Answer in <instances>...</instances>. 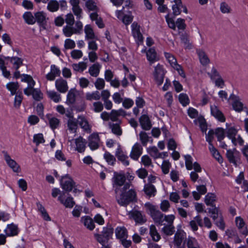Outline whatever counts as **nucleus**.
I'll return each mask as SVG.
<instances>
[{
    "mask_svg": "<svg viewBox=\"0 0 248 248\" xmlns=\"http://www.w3.org/2000/svg\"><path fill=\"white\" fill-rule=\"evenodd\" d=\"M130 184L125 183L122 188H115L116 199L121 206H126L130 202L136 200V193L134 190L130 188Z\"/></svg>",
    "mask_w": 248,
    "mask_h": 248,
    "instance_id": "obj_1",
    "label": "nucleus"
},
{
    "mask_svg": "<svg viewBox=\"0 0 248 248\" xmlns=\"http://www.w3.org/2000/svg\"><path fill=\"white\" fill-rule=\"evenodd\" d=\"M66 25L62 29V32L65 36L70 37L73 34H80L83 30V24L80 21H77L75 22V26L73 25L75 23L74 16L70 13L65 16L64 19Z\"/></svg>",
    "mask_w": 248,
    "mask_h": 248,
    "instance_id": "obj_2",
    "label": "nucleus"
},
{
    "mask_svg": "<svg viewBox=\"0 0 248 248\" xmlns=\"http://www.w3.org/2000/svg\"><path fill=\"white\" fill-rule=\"evenodd\" d=\"M144 206L146 212L150 215L154 222L159 225H162L164 221L171 222L173 219H175L174 215H164L158 209L157 206L152 203H146Z\"/></svg>",
    "mask_w": 248,
    "mask_h": 248,
    "instance_id": "obj_3",
    "label": "nucleus"
},
{
    "mask_svg": "<svg viewBox=\"0 0 248 248\" xmlns=\"http://www.w3.org/2000/svg\"><path fill=\"white\" fill-rule=\"evenodd\" d=\"M154 69L153 71L154 78L156 83L158 86L161 85L164 81V78L166 71L163 66L160 63H158L154 67Z\"/></svg>",
    "mask_w": 248,
    "mask_h": 248,
    "instance_id": "obj_4",
    "label": "nucleus"
},
{
    "mask_svg": "<svg viewBox=\"0 0 248 248\" xmlns=\"http://www.w3.org/2000/svg\"><path fill=\"white\" fill-rule=\"evenodd\" d=\"M186 242V233L183 230H178L175 233L173 243L177 248H185V243Z\"/></svg>",
    "mask_w": 248,
    "mask_h": 248,
    "instance_id": "obj_5",
    "label": "nucleus"
},
{
    "mask_svg": "<svg viewBox=\"0 0 248 248\" xmlns=\"http://www.w3.org/2000/svg\"><path fill=\"white\" fill-rule=\"evenodd\" d=\"M101 141L98 134L93 133L88 138V145L92 151L97 150L100 145Z\"/></svg>",
    "mask_w": 248,
    "mask_h": 248,
    "instance_id": "obj_6",
    "label": "nucleus"
},
{
    "mask_svg": "<svg viewBox=\"0 0 248 248\" xmlns=\"http://www.w3.org/2000/svg\"><path fill=\"white\" fill-rule=\"evenodd\" d=\"M131 219L134 220L136 223L142 224L145 223L147 221L146 217L141 211L138 210H132L128 214Z\"/></svg>",
    "mask_w": 248,
    "mask_h": 248,
    "instance_id": "obj_7",
    "label": "nucleus"
},
{
    "mask_svg": "<svg viewBox=\"0 0 248 248\" xmlns=\"http://www.w3.org/2000/svg\"><path fill=\"white\" fill-rule=\"evenodd\" d=\"M60 183L62 188L68 192L71 191L75 185L73 179L68 175L62 176Z\"/></svg>",
    "mask_w": 248,
    "mask_h": 248,
    "instance_id": "obj_8",
    "label": "nucleus"
},
{
    "mask_svg": "<svg viewBox=\"0 0 248 248\" xmlns=\"http://www.w3.org/2000/svg\"><path fill=\"white\" fill-rule=\"evenodd\" d=\"M132 35L137 42H142L143 36L140 31V26L134 22L131 25Z\"/></svg>",
    "mask_w": 248,
    "mask_h": 248,
    "instance_id": "obj_9",
    "label": "nucleus"
},
{
    "mask_svg": "<svg viewBox=\"0 0 248 248\" xmlns=\"http://www.w3.org/2000/svg\"><path fill=\"white\" fill-rule=\"evenodd\" d=\"M78 124L84 132L87 133H90L91 132L92 126L84 116L82 115L78 116Z\"/></svg>",
    "mask_w": 248,
    "mask_h": 248,
    "instance_id": "obj_10",
    "label": "nucleus"
},
{
    "mask_svg": "<svg viewBox=\"0 0 248 248\" xmlns=\"http://www.w3.org/2000/svg\"><path fill=\"white\" fill-rule=\"evenodd\" d=\"M142 153V148L139 143H136L132 147L130 154V157L135 160H137Z\"/></svg>",
    "mask_w": 248,
    "mask_h": 248,
    "instance_id": "obj_11",
    "label": "nucleus"
},
{
    "mask_svg": "<svg viewBox=\"0 0 248 248\" xmlns=\"http://www.w3.org/2000/svg\"><path fill=\"white\" fill-rule=\"evenodd\" d=\"M174 219H173L172 221H166L167 224L164 223L162 225L164 227L162 228V232L167 236L172 235L175 232V227L173 225V221Z\"/></svg>",
    "mask_w": 248,
    "mask_h": 248,
    "instance_id": "obj_12",
    "label": "nucleus"
},
{
    "mask_svg": "<svg viewBox=\"0 0 248 248\" xmlns=\"http://www.w3.org/2000/svg\"><path fill=\"white\" fill-rule=\"evenodd\" d=\"M229 99L232 101V106L234 110L237 112H241L243 110V104L238 96L231 94Z\"/></svg>",
    "mask_w": 248,
    "mask_h": 248,
    "instance_id": "obj_13",
    "label": "nucleus"
},
{
    "mask_svg": "<svg viewBox=\"0 0 248 248\" xmlns=\"http://www.w3.org/2000/svg\"><path fill=\"white\" fill-rule=\"evenodd\" d=\"M55 87L58 91L61 93H65L68 90L67 81L62 79H58L55 81Z\"/></svg>",
    "mask_w": 248,
    "mask_h": 248,
    "instance_id": "obj_14",
    "label": "nucleus"
},
{
    "mask_svg": "<svg viewBox=\"0 0 248 248\" xmlns=\"http://www.w3.org/2000/svg\"><path fill=\"white\" fill-rule=\"evenodd\" d=\"M4 159L6 161L8 165L15 172H18L19 170V166L17 163L13 159H12L10 156L6 152H3Z\"/></svg>",
    "mask_w": 248,
    "mask_h": 248,
    "instance_id": "obj_15",
    "label": "nucleus"
},
{
    "mask_svg": "<svg viewBox=\"0 0 248 248\" xmlns=\"http://www.w3.org/2000/svg\"><path fill=\"white\" fill-rule=\"evenodd\" d=\"M115 155L124 165L127 166L129 165L128 156L124 153L120 146L117 148L115 152Z\"/></svg>",
    "mask_w": 248,
    "mask_h": 248,
    "instance_id": "obj_16",
    "label": "nucleus"
},
{
    "mask_svg": "<svg viewBox=\"0 0 248 248\" xmlns=\"http://www.w3.org/2000/svg\"><path fill=\"white\" fill-rule=\"evenodd\" d=\"M211 114L220 122L225 121V117L222 112L215 105L211 106Z\"/></svg>",
    "mask_w": 248,
    "mask_h": 248,
    "instance_id": "obj_17",
    "label": "nucleus"
},
{
    "mask_svg": "<svg viewBox=\"0 0 248 248\" xmlns=\"http://www.w3.org/2000/svg\"><path fill=\"white\" fill-rule=\"evenodd\" d=\"M235 223L240 233L245 236L247 235L248 233V230L243 219L240 217H236Z\"/></svg>",
    "mask_w": 248,
    "mask_h": 248,
    "instance_id": "obj_18",
    "label": "nucleus"
},
{
    "mask_svg": "<svg viewBox=\"0 0 248 248\" xmlns=\"http://www.w3.org/2000/svg\"><path fill=\"white\" fill-rule=\"evenodd\" d=\"M76 150L78 153H83L86 149V141L82 137L75 139Z\"/></svg>",
    "mask_w": 248,
    "mask_h": 248,
    "instance_id": "obj_19",
    "label": "nucleus"
},
{
    "mask_svg": "<svg viewBox=\"0 0 248 248\" xmlns=\"http://www.w3.org/2000/svg\"><path fill=\"white\" fill-rule=\"evenodd\" d=\"M146 57L150 65L159 60L156 52L154 48H150L147 51Z\"/></svg>",
    "mask_w": 248,
    "mask_h": 248,
    "instance_id": "obj_20",
    "label": "nucleus"
},
{
    "mask_svg": "<svg viewBox=\"0 0 248 248\" xmlns=\"http://www.w3.org/2000/svg\"><path fill=\"white\" fill-rule=\"evenodd\" d=\"M125 181V176L122 174H115L113 178V186L116 187L122 188V186H124Z\"/></svg>",
    "mask_w": 248,
    "mask_h": 248,
    "instance_id": "obj_21",
    "label": "nucleus"
},
{
    "mask_svg": "<svg viewBox=\"0 0 248 248\" xmlns=\"http://www.w3.org/2000/svg\"><path fill=\"white\" fill-rule=\"evenodd\" d=\"M64 193L63 194H61L58 197V200L66 208H72L75 204V202L73 201L72 197H68L66 200L64 198Z\"/></svg>",
    "mask_w": 248,
    "mask_h": 248,
    "instance_id": "obj_22",
    "label": "nucleus"
},
{
    "mask_svg": "<svg viewBox=\"0 0 248 248\" xmlns=\"http://www.w3.org/2000/svg\"><path fill=\"white\" fill-rule=\"evenodd\" d=\"M78 119H75L72 114H69V119L67 122L69 130L71 132L76 133L78 129Z\"/></svg>",
    "mask_w": 248,
    "mask_h": 248,
    "instance_id": "obj_23",
    "label": "nucleus"
},
{
    "mask_svg": "<svg viewBox=\"0 0 248 248\" xmlns=\"http://www.w3.org/2000/svg\"><path fill=\"white\" fill-rule=\"evenodd\" d=\"M140 123L141 127L145 130L150 129L152 127L149 118L146 115H142L140 117Z\"/></svg>",
    "mask_w": 248,
    "mask_h": 248,
    "instance_id": "obj_24",
    "label": "nucleus"
},
{
    "mask_svg": "<svg viewBox=\"0 0 248 248\" xmlns=\"http://www.w3.org/2000/svg\"><path fill=\"white\" fill-rule=\"evenodd\" d=\"M81 221L88 229L91 231L93 230L95 228L93 220L89 216L82 217L81 218Z\"/></svg>",
    "mask_w": 248,
    "mask_h": 248,
    "instance_id": "obj_25",
    "label": "nucleus"
},
{
    "mask_svg": "<svg viewBox=\"0 0 248 248\" xmlns=\"http://www.w3.org/2000/svg\"><path fill=\"white\" fill-rule=\"evenodd\" d=\"M227 126L226 129V134L227 137L231 140L232 142H235L234 138L237 135V130L233 126H228V124H226Z\"/></svg>",
    "mask_w": 248,
    "mask_h": 248,
    "instance_id": "obj_26",
    "label": "nucleus"
},
{
    "mask_svg": "<svg viewBox=\"0 0 248 248\" xmlns=\"http://www.w3.org/2000/svg\"><path fill=\"white\" fill-rule=\"evenodd\" d=\"M4 232L8 236L16 235L18 233V230L17 226L14 224L8 225Z\"/></svg>",
    "mask_w": 248,
    "mask_h": 248,
    "instance_id": "obj_27",
    "label": "nucleus"
},
{
    "mask_svg": "<svg viewBox=\"0 0 248 248\" xmlns=\"http://www.w3.org/2000/svg\"><path fill=\"white\" fill-rule=\"evenodd\" d=\"M84 32L85 33V39L87 40H94L96 36L94 31L90 25H86L84 27Z\"/></svg>",
    "mask_w": 248,
    "mask_h": 248,
    "instance_id": "obj_28",
    "label": "nucleus"
},
{
    "mask_svg": "<svg viewBox=\"0 0 248 248\" xmlns=\"http://www.w3.org/2000/svg\"><path fill=\"white\" fill-rule=\"evenodd\" d=\"M101 67V65L99 63L96 62L92 65L89 68V73L91 76L96 78L99 74Z\"/></svg>",
    "mask_w": 248,
    "mask_h": 248,
    "instance_id": "obj_29",
    "label": "nucleus"
},
{
    "mask_svg": "<svg viewBox=\"0 0 248 248\" xmlns=\"http://www.w3.org/2000/svg\"><path fill=\"white\" fill-rule=\"evenodd\" d=\"M10 60V62L13 64V67L16 70H18L21 65L23 64V60L17 57H8L5 58Z\"/></svg>",
    "mask_w": 248,
    "mask_h": 248,
    "instance_id": "obj_30",
    "label": "nucleus"
},
{
    "mask_svg": "<svg viewBox=\"0 0 248 248\" xmlns=\"http://www.w3.org/2000/svg\"><path fill=\"white\" fill-rule=\"evenodd\" d=\"M115 234L116 237L120 240L127 237V232L124 227H117L115 230Z\"/></svg>",
    "mask_w": 248,
    "mask_h": 248,
    "instance_id": "obj_31",
    "label": "nucleus"
},
{
    "mask_svg": "<svg viewBox=\"0 0 248 248\" xmlns=\"http://www.w3.org/2000/svg\"><path fill=\"white\" fill-rule=\"evenodd\" d=\"M238 153V152L235 148L233 149V150H228L226 153V156L229 162L235 165H236L237 164L235 157L237 153Z\"/></svg>",
    "mask_w": 248,
    "mask_h": 248,
    "instance_id": "obj_32",
    "label": "nucleus"
},
{
    "mask_svg": "<svg viewBox=\"0 0 248 248\" xmlns=\"http://www.w3.org/2000/svg\"><path fill=\"white\" fill-rule=\"evenodd\" d=\"M200 62L203 65L208 64L210 62V60L205 52L202 50H199L197 51Z\"/></svg>",
    "mask_w": 248,
    "mask_h": 248,
    "instance_id": "obj_33",
    "label": "nucleus"
},
{
    "mask_svg": "<svg viewBox=\"0 0 248 248\" xmlns=\"http://www.w3.org/2000/svg\"><path fill=\"white\" fill-rule=\"evenodd\" d=\"M46 94L51 100L55 103H58L61 100L60 94L54 91H47Z\"/></svg>",
    "mask_w": 248,
    "mask_h": 248,
    "instance_id": "obj_34",
    "label": "nucleus"
},
{
    "mask_svg": "<svg viewBox=\"0 0 248 248\" xmlns=\"http://www.w3.org/2000/svg\"><path fill=\"white\" fill-rule=\"evenodd\" d=\"M216 196L211 193H208L205 197L204 202L207 205H210L212 207L215 206L214 204L216 201Z\"/></svg>",
    "mask_w": 248,
    "mask_h": 248,
    "instance_id": "obj_35",
    "label": "nucleus"
},
{
    "mask_svg": "<svg viewBox=\"0 0 248 248\" xmlns=\"http://www.w3.org/2000/svg\"><path fill=\"white\" fill-rule=\"evenodd\" d=\"M109 128L112 133L117 136H120L122 134V129L118 124H110Z\"/></svg>",
    "mask_w": 248,
    "mask_h": 248,
    "instance_id": "obj_36",
    "label": "nucleus"
},
{
    "mask_svg": "<svg viewBox=\"0 0 248 248\" xmlns=\"http://www.w3.org/2000/svg\"><path fill=\"white\" fill-rule=\"evenodd\" d=\"M209 149L212 154V156L220 163L223 162V158L218 151L214 146H209Z\"/></svg>",
    "mask_w": 248,
    "mask_h": 248,
    "instance_id": "obj_37",
    "label": "nucleus"
},
{
    "mask_svg": "<svg viewBox=\"0 0 248 248\" xmlns=\"http://www.w3.org/2000/svg\"><path fill=\"white\" fill-rule=\"evenodd\" d=\"M150 234L153 240L157 242L161 238L160 235L157 232L155 226L154 225H152L150 227Z\"/></svg>",
    "mask_w": 248,
    "mask_h": 248,
    "instance_id": "obj_38",
    "label": "nucleus"
},
{
    "mask_svg": "<svg viewBox=\"0 0 248 248\" xmlns=\"http://www.w3.org/2000/svg\"><path fill=\"white\" fill-rule=\"evenodd\" d=\"M174 2L175 4H174L172 7L173 14L175 16H177L180 14L182 12V10H181V7H183V5L182 4L181 0H175Z\"/></svg>",
    "mask_w": 248,
    "mask_h": 248,
    "instance_id": "obj_39",
    "label": "nucleus"
},
{
    "mask_svg": "<svg viewBox=\"0 0 248 248\" xmlns=\"http://www.w3.org/2000/svg\"><path fill=\"white\" fill-rule=\"evenodd\" d=\"M72 67L74 71L81 73L87 68V65L86 62H82L73 64Z\"/></svg>",
    "mask_w": 248,
    "mask_h": 248,
    "instance_id": "obj_40",
    "label": "nucleus"
},
{
    "mask_svg": "<svg viewBox=\"0 0 248 248\" xmlns=\"http://www.w3.org/2000/svg\"><path fill=\"white\" fill-rule=\"evenodd\" d=\"M23 17L25 22L28 24L32 25L36 22L35 18L30 12L25 13L23 16Z\"/></svg>",
    "mask_w": 248,
    "mask_h": 248,
    "instance_id": "obj_41",
    "label": "nucleus"
},
{
    "mask_svg": "<svg viewBox=\"0 0 248 248\" xmlns=\"http://www.w3.org/2000/svg\"><path fill=\"white\" fill-rule=\"evenodd\" d=\"M47 117L49 121V125L52 129H55L59 126L60 120L58 118L52 117L49 115H47Z\"/></svg>",
    "mask_w": 248,
    "mask_h": 248,
    "instance_id": "obj_42",
    "label": "nucleus"
},
{
    "mask_svg": "<svg viewBox=\"0 0 248 248\" xmlns=\"http://www.w3.org/2000/svg\"><path fill=\"white\" fill-rule=\"evenodd\" d=\"M148 153L154 158H162V154L159 153L157 148L155 146L150 147L147 149Z\"/></svg>",
    "mask_w": 248,
    "mask_h": 248,
    "instance_id": "obj_43",
    "label": "nucleus"
},
{
    "mask_svg": "<svg viewBox=\"0 0 248 248\" xmlns=\"http://www.w3.org/2000/svg\"><path fill=\"white\" fill-rule=\"evenodd\" d=\"M7 89L11 92V95L16 94L17 90L18 89L19 85L17 82H11L6 85Z\"/></svg>",
    "mask_w": 248,
    "mask_h": 248,
    "instance_id": "obj_44",
    "label": "nucleus"
},
{
    "mask_svg": "<svg viewBox=\"0 0 248 248\" xmlns=\"http://www.w3.org/2000/svg\"><path fill=\"white\" fill-rule=\"evenodd\" d=\"M100 93L98 91H95L93 93H87L85 95L87 100L92 101L93 100H98L100 99Z\"/></svg>",
    "mask_w": 248,
    "mask_h": 248,
    "instance_id": "obj_45",
    "label": "nucleus"
},
{
    "mask_svg": "<svg viewBox=\"0 0 248 248\" xmlns=\"http://www.w3.org/2000/svg\"><path fill=\"white\" fill-rule=\"evenodd\" d=\"M145 193L148 196H155L156 192L155 186L152 184H146L144 187Z\"/></svg>",
    "mask_w": 248,
    "mask_h": 248,
    "instance_id": "obj_46",
    "label": "nucleus"
},
{
    "mask_svg": "<svg viewBox=\"0 0 248 248\" xmlns=\"http://www.w3.org/2000/svg\"><path fill=\"white\" fill-rule=\"evenodd\" d=\"M76 100V90L74 89H71L67 95L66 103L68 104H73Z\"/></svg>",
    "mask_w": 248,
    "mask_h": 248,
    "instance_id": "obj_47",
    "label": "nucleus"
},
{
    "mask_svg": "<svg viewBox=\"0 0 248 248\" xmlns=\"http://www.w3.org/2000/svg\"><path fill=\"white\" fill-rule=\"evenodd\" d=\"M208 212L212 214L211 217L214 220H215L220 216V211L218 207L216 206L212 207L208 209Z\"/></svg>",
    "mask_w": 248,
    "mask_h": 248,
    "instance_id": "obj_48",
    "label": "nucleus"
},
{
    "mask_svg": "<svg viewBox=\"0 0 248 248\" xmlns=\"http://www.w3.org/2000/svg\"><path fill=\"white\" fill-rule=\"evenodd\" d=\"M47 9L52 12L57 11L59 8V4L57 1L52 0L50 1L47 5Z\"/></svg>",
    "mask_w": 248,
    "mask_h": 248,
    "instance_id": "obj_49",
    "label": "nucleus"
},
{
    "mask_svg": "<svg viewBox=\"0 0 248 248\" xmlns=\"http://www.w3.org/2000/svg\"><path fill=\"white\" fill-rule=\"evenodd\" d=\"M165 56L172 67L174 68L175 66H177L178 64L177 63L176 59L171 54L169 53H165Z\"/></svg>",
    "mask_w": 248,
    "mask_h": 248,
    "instance_id": "obj_50",
    "label": "nucleus"
},
{
    "mask_svg": "<svg viewBox=\"0 0 248 248\" xmlns=\"http://www.w3.org/2000/svg\"><path fill=\"white\" fill-rule=\"evenodd\" d=\"M181 40L184 44L185 48L190 49L192 47L191 44L189 42L188 35L187 33H185L181 36Z\"/></svg>",
    "mask_w": 248,
    "mask_h": 248,
    "instance_id": "obj_51",
    "label": "nucleus"
},
{
    "mask_svg": "<svg viewBox=\"0 0 248 248\" xmlns=\"http://www.w3.org/2000/svg\"><path fill=\"white\" fill-rule=\"evenodd\" d=\"M104 158L107 162L108 165L113 166L116 161L115 157L110 154L109 152H106L104 155Z\"/></svg>",
    "mask_w": 248,
    "mask_h": 248,
    "instance_id": "obj_52",
    "label": "nucleus"
},
{
    "mask_svg": "<svg viewBox=\"0 0 248 248\" xmlns=\"http://www.w3.org/2000/svg\"><path fill=\"white\" fill-rule=\"evenodd\" d=\"M186 245L188 248H195L200 246L197 240L193 237H189L186 240Z\"/></svg>",
    "mask_w": 248,
    "mask_h": 248,
    "instance_id": "obj_53",
    "label": "nucleus"
},
{
    "mask_svg": "<svg viewBox=\"0 0 248 248\" xmlns=\"http://www.w3.org/2000/svg\"><path fill=\"white\" fill-rule=\"evenodd\" d=\"M140 140L143 146H146L149 140V137L148 134L144 131H141L139 134Z\"/></svg>",
    "mask_w": 248,
    "mask_h": 248,
    "instance_id": "obj_54",
    "label": "nucleus"
},
{
    "mask_svg": "<svg viewBox=\"0 0 248 248\" xmlns=\"http://www.w3.org/2000/svg\"><path fill=\"white\" fill-rule=\"evenodd\" d=\"M179 101L183 106H186L189 103V99L188 96L184 93L179 94Z\"/></svg>",
    "mask_w": 248,
    "mask_h": 248,
    "instance_id": "obj_55",
    "label": "nucleus"
},
{
    "mask_svg": "<svg viewBox=\"0 0 248 248\" xmlns=\"http://www.w3.org/2000/svg\"><path fill=\"white\" fill-rule=\"evenodd\" d=\"M23 100V96L22 95V93H17L16 94V96L14 100V107L16 108H19L21 102Z\"/></svg>",
    "mask_w": 248,
    "mask_h": 248,
    "instance_id": "obj_56",
    "label": "nucleus"
},
{
    "mask_svg": "<svg viewBox=\"0 0 248 248\" xmlns=\"http://www.w3.org/2000/svg\"><path fill=\"white\" fill-rule=\"evenodd\" d=\"M214 134L216 135L217 140L219 141H222L225 137V131L222 128H217L216 129Z\"/></svg>",
    "mask_w": 248,
    "mask_h": 248,
    "instance_id": "obj_57",
    "label": "nucleus"
},
{
    "mask_svg": "<svg viewBox=\"0 0 248 248\" xmlns=\"http://www.w3.org/2000/svg\"><path fill=\"white\" fill-rule=\"evenodd\" d=\"M76 44L74 40L68 38L64 41V47L66 49H72L75 47Z\"/></svg>",
    "mask_w": 248,
    "mask_h": 248,
    "instance_id": "obj_58",
    "label": "nucleus"
},
{
    "mask_svg": "<svg viewBox=\"0 0 248 248\" xmlns=\"http://www.w3.org/2000/svg\"><path fill=\"white\" fill-rule=\"evenodd\" d=\"M33 142H34L36 146H38L40 143L45 142V140L42 134H35L33 136Z\"/></svg>",
    "mask_w": 248,
    "mask_h": 248,
    "instance_id": "obj_59",
    "label": "nucleus"
},
{
    "mask_svg": "<svg viewBox=\"0 0 248 248\" xmlns=\"http://www.w3.org/2000/svg\"><path fill=\"white\" fill-rule=\"evenodd\" d=\"M207 74L212 80H215L216 78L221 76L217 69L215 67H213L211 72H208Z\"/></svg>",
    "mask_w": 248,
    "mask_h": 248,
    "instance_id": "obj_60",
    "label": "nucleus"
},
{
    "mask_svg": "<svg viewBox=\"0 0 248 248\" xmlns=\"http://www.w3.org/2000/svg\"><path fill=\"white\" fill-rule=\"evenodd\" d=\"M22 81L27 82L29 86L34 87L35 82L31 76L24 74L22 75Z\"/></svg>",
    "mask_w": 248,
    "mask_h": 248,
    "instance_id": "obj_61",
    "label": "nucleus"
},
{
    "mask_svg": "<svg viewBox=\"0 0 248 248\" xmlns=\"http://www.w3.org/2000/svg\"><path fill=\"white\" fill-rule=\"evenodd\" d=\"M220 10L223 14H229L231 12V7L225 2H222L220 3Z\"/></svg>",
    "mask_w": 248,
    "mask_h": 248,
    "instance_id": "obj_62",
    "label": "nucleus"
},
{
    "mask_svg": "<svg viewBox=\"0 0 248 248\" xmlns=\"http://www.w3.org/2000/svg\"><path fill=\"white\" fill-rule=\"evenodd\" d=\"M103 104L101 102H95L93 104V110L95 112H100L103 109Z\"/></svg>",
    "mask_w": 248,
    "mask_h": 248,
    "instance_id": "obj_63",
    "label": "nucleus"
},
{
    "mask_svg": "<svg viewBox=\"0 0 248 248\" xmlns=\"http://www.w3.org/2000/svg\"><path fill=\"white\" fill-rule=\"evenodd\" d=\"M186 166L187 170H191L193 168L192 158L190 155L185 156Z\"/></svg>",
    "mask_w": 248,
    "mask_h": 248,
    "instance_id": "obj_64",
    "label": "nucleus"
}]
</instances>
